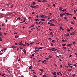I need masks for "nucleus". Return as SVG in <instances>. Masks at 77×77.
Masks as SVG:
<instances>
[{
  "label": "nucleus",
  "instance_id": "f257e3e1",
  "mask_svg": "<svg viewBox=\"0 0 77 77\" xmlns=\"http://www.w3.org/2000/svg\"><path fill=\"white\" fill-rule=\"evenodd\" d=\"M19 45H23V43H22V41H21L20 42H19L18 44Z\"/></svg>",
  "mask_w": 77,
  "mask_h": 77
},
{
  "label": "nucleus",
  "instance_id": "f03ea898",
  "mask_svg": "<svg viewBox=\"0 0 77 77\" xmlns=\"http://www.w3.org/2000/svg\"><path fill=\"white\" fill-rule=\"evenodd\" d=\"M40 20L42 21H45V19H40Z\"/></svg>",
  "mask_w": 77,
  "mask_h": 77
},
{
  "label": "nucleus",
  "instance_id": "7ed1b4c3",
  "mask_svg": "<svg viewBox=\"0 0 77 77\" xmlns=\"http://www.w3.org/2000/svg\"><path fill=\"white\" fill-rule=\"evenodd\" d=\"M38 48L40 50H41V49H42V48H44V47H39V48Z\"/></svg>",
  "mask_w": 77,
  "mask_h": 77
},
{
  "label": "nucleus",
  "instance_id": "20e7f679",
  "mask_svg": "<svg viewBox=\"0 0 77 77\" xmlns=\"http://www.w3.org/2000/svg\"><path fill=\"white\" fill-rule=\"evenodd\" d=\"M58 9H59L60 10V11H62V7H60L58 8Z\"/></svg>",
  "mask_w": 77,
  "mask_h": 77
},
{
  "label": "nucleus",
  "instance_id": "39448f33",
  "mask_svg": "<svg viewBox=\"0 0 77 77\" xmlns=\"http://www.w3.org/2000/svg\"><path fill=\"white\" fill-rule=\"evenodd\" d=\"M23 52H24V53H26V50H25V49H24L23 50Z\"/></svg>",
  "mask_w": 77,
  "mask_h": 77
},
{
  "label": "nucleus",
  "instance_id": "423d86ee",
  "mask_svg": "<svg viewBox=\"0 0 77 77\" xmlns=\"http://www.w3.org/2000/svg\"><path fill=\"white\" fill-rule=\"evenodd\" d=\"M12 47L13 48H17V47H15L14 46H12Z\"/></svg>",
  "mask_w": 77,
  "mask_h": 77
},
{
  "label": "nucleus",
  "instance_id": "0eeeda50",
  "mask_svg": "<svg viewBox=\"0 0 77 77\" xmlns=\"http://www.w3.org/2000/svg\"><path fill=\"white\" fill-rule=\"evenodd\" d=\"M63 14H60V17H63Z\"/></svg>",
  "mask_w": 77,
  "mask_h": 77
},
{
  "label": "nucleus",
  "instance_id": "6e6552de",
  "mask_svg": "<svg viewBox=\"0 0 77 77\" xmlns=\"http://www.w3.org/2000/svg\"><path fill=\"white\" fill-rule=\"evenodd\" d=\"M66 9H63L62 10V12H66Z\"/></svg>",
  "mask_w": 77,
  "mask_h": 77
},
{
  "label": "nucleus",
  "instance_id": "1a4fd4ad",
  "mask_svg": "<svg viewBox=\"0 0 77 77\" xmlns=\"http://www.w3.org/2000/svg\"><path fill=\"white\" fill-rule=\"evenodd\" d=\"M39 49H37V50H36L35 51L33 52V53H35V52H36V51H39Z\"/></svg>",
  "mask_w": 77,
  "mask_h": 77
},
{
  "label": "nucleus",
  "instance_id": "9d476101",
  "mask_svg": "<svg viewBox=\"0 0 77 77\" xmlns=\"http://www.w3.org/2000/svg\"><path fill=\"white\" fill-rule=\"evenodd\" d=\"M74 32H72L71 33H70V35H74Z\"/></svg>",
  "mask_w": 77,
  "mask_h": 77
},
{
  "label": "nucleus",
  "instance_id": "9b49d317",
  "mask_svg": "<svg viewBox=\"0 0 77 77\" xmlns=\"http://www.w3.org/2000/svg\"><path fill=\"white\" fill-rule=\"evenodd\" d=\"M53 75H56V72H54V73L53 74Z\"/></svg>",
  "mask_w": 77,
  "mask_h": 77
},
{
  "label": "nucleus",
  "instance_id": "f8f14e48",
  "mask_svg": "<svg viewBox=\"0 0 77 77\" xmlns=\"http://www.w3.org/2000/svg\"><path fill=\"white\" fill-rule=\"evenodd\" d=\"M52 42H54V43H55V42H55V40H53L52 41Z\"/></svg>",
  "mask_w": 77,
  "mask_h": 77
},
{
  "label": "nucleus",
  "instance_id": "ddd939ff",
  "mask_svg": "<svg viewBox=\"0 0 77 77\" xmlns=\"http://www.w3.org/2000/svg\"><path fill=\"white\" fill-rule=\"evenodd\" d=\"M3 15H4L2 14H1V13H0V16H2V17H3Z\"/></svg>",
  "mask_w": 77,
  "mask_h": 77
},
{
  "label": "nucleus",
  "instance_id": "4468645a",
  "mask_svg": "<svg viewBox=\"0 0 77 77\" xmlns=\"http://www.w3.org/2000/svg\"><path fill=\"white\" fill-rule=\"evenodd\" d=\"M15 38H18V35H16L15 37Z\"/></svg>",
  "mask_w": 77,
  "mask_h": 77
},
{
  "label": "nucleus",
  "instance_id": "2eb2a0df",
  "mask_svg": "<svg viewBox=\"0 0 77 77\" xmlns=\"http://www.w3.org/2000/svg\"><path fill=\"white\" fill-rule=\"evenodd\" d=\"M6 75V74L5 73H3V75H1V76H4V75Z\"/></svg>",
  "mask_w": 77,
  "mask_h": 77
},
{
  "label": "nucleus",
  "instance_id": "dca6fc26",
  "mask_svg": "<svg viewBox=\"0 0 77 77\" xmlns=\"http://www.w3.org/2000/svg\"><path fill=\"white\" fill-rule=\"evenodd\" d=\"M49 57H50V58H52V56H51V55H49Z\"/></svg>",
  "mask_w": 77,
  "mask_h": 77
},
{
  "label": "nucleus",
  "instance_id": "f3484780",
  "mask_svg": "<svg viewBox=\"0 0 77 77\" xmlns=\"http://www.w3.org/2000/svg\"><path fill=\"white\" fill-rule=\"evenodd\" d=\"M62 46H66V44H62Z\"/></svg>",
  "mask_w": 77,
  "mask_h": 77
},
{
  "label": "nucleus",
  "instance_id": "a211bd4d",
  "mask_svg": "<svg viewBox=\"0 0 77 77\" xmlns=\"http://www.w3.org/2000/svg\"><path fill=\"white\" fill-rule=\"evenodd\" d=\"M48 24H52V23H50V22H48Z\"/></svg>",
  "mask_w": 77,
  "mask_h": 77
},
{
  "label": "nucleus",
  "instance_id": "6ab92c4d",
  "mask_svg": "<svg viewBox=\"0 0 77 77\" xmlns=\"http://www.w3.org/2000/svg\"><path fill=\"white\" fill-rule=\"evenodd\" d=\"M48 40H50V41H51L52 40V39L51 38H49Z\"/></svg>",
  "mask_w": 77,
  "mask_h": 77
},
{
  "label": "nucleus",
  "instance_id": "aec40b11",
  "mask_svg": "<svg viewBox=\"0 0 77 77\" xmlns=\"http://www.w3.org/2000/svg\"><path fill=\"white\" fill-rule=\"evenodd\" d=\"M70 23H71V24H74V23H73V22H72V21H71Z\"/></svg>",
  "mask_w": 77,
  "mask_h": 77
},
{
  "label": "nucleus",
  "instance_id": "412c9836",
  "mask_svg": "<svg viewBox=\"0 0 77 77\" xmlns=\"http://www.w3.org/2000/svg\"><path fill=\"white\" fill-rule=\"evenodd\" d=\"M37 6H38V5H37L35 6L34 7V9H35V8H36Z\"/></svg>",
  "mask_w": 77,
  "mask_h": 77
},
{
  "label": "nucleus",
  "instance_id": "4be33fe9",
  "mask_svg": "<svg viewBox=\"0 0 77 77\" xmlns=\"http://www.w3.org/2000/svg\"><path fill=\"white\" fill-rule=\"evenodd\" d=\"M30 7H31V8H35V6H30Z\"/></svg>",
  "mask_w": 77,
  "mask_h": 77
},
{
  "label": "nucleus",
  "instance_id": "5701e85b",
  "mask_svg": "<svg viewBox=\"0 0 77 77\" xmlns=\"http://www.w3.org/2000/svg\"><path fill=\"white\" fill-rule=\"evenodd\" d=\"M69 36V34H68V35H66V36H65V37H66V36Z\"/></svg>",
  "mask_w": 77,
  "mask_h": 77
},
{
  "label": "nucleus",
  "instance_id": "b1692460",
  "mask_svg": "<svg viewBox=\"0 0 77 77\" xmlns=\"http://www.w3.org/2000/svg\"><path fill=\"white\" fill-rule=\"evenodd\" d=\"M55 4H53V6H54V7H55Z\"/></svg>",
  "mask_w": 77,
  "mask_h": 77
},
{
  "label": "nucleus",
  "instance_id": "393cba45",
  "mask_svg": "<svg viewBox=\"0 0 77 77\" xmlns=\"http://www.w3.org/2000/svg\"><path fill=\"white\" fill-rule=\"evenodd\" d=\"M7 71H8L9 72H11V71L8 69H7Z\"/></svg>",
  "mask_w": 77,
  "mask_h": 77
},
{
  "label": "nucleus",
  "instance_id": "a878e982",
  "mask_svg": "<svg viewBox=\"0 0 77 77\" xmlns=\"http://www.w3.org/2000/svg\"><path fill=\"white\" fill-rule=\"evenodd\" d=\"M51 46H53V44L52 43H51Z\"/></svg>",
  "mask_w": 77,
  "mask_h": 77
},
{
  "label": "nucleus",
  "instance_id": "bb28decb",
  "mask_svg": "<svg viewBox=\"0 0 77 77\" xmlns=\"http://www.w3.org/2000/svg\"><path fill=\"white\" fill-rule=\"evenodd\" d=\"M33 44H34V42H33V43L31 42L30 43V44L31 45H32Z\"/></svg>",
  "mask_w": 77,
  "mask_h": 77
},
{
  "label": "nucleus",
  "instance_id": "cd10ccee",
  "mask_svg": "<svg viewBox=\"0 0 77 77\" xmlns=\"http://www.w3.org/2000/svg\"><path fill=\"white\" fill-rule=\"evenodd\" d=\"M38 47H35V50H37V49H38Z\"/></svg>",
  "mask_w": 77,
  "mask_h": 77
},
{
  "label": "nucleus",
  "instance_id": "c85d7f7f",
  "mask_svg": "<svg viewBox=\"0 0 77 77\" xmlns=\"http://www.w3.org/2000/svg\"><path fill=\"white\" fill-rule=\"evenodd\" d=\"M71 70H72L71 69H69L68 70V71H69V72L70 71H71Z\"/></svg>",
  "mask_w": 77,
  "mask_h": 77
},
{
  "label": "nucleus",
  "instance_id": "c756f323",
  "mask_svg": "<svg viewBox=\"0 0 77 77\" xmlns=\"http://www.w3.org/2000/svg\"><path fill=\"white\" fill-rule=\"evenodd\" d=\"M73 11L75 13H76V14L77 13H76V11L75 10H74Z\"/></svg>",
  "mask_w": 77,
  "mask_h": 77
},
{
  "label": "nucleus",
  "instance_id": "7c9ffc66",
  "mask_svg": "<svg viewBox=\"0 0 77 77\" xmlns=\"http://www.w3.org/2000/svg\"><path fill=\"white\" fill-rule=\"evenodd\" d=\"M38 2H41V0H38Z\"/></svg>",
  "mask_w": 77,
  "mask_h": 77
},
{
  "label": "nucleus",
  "instance_id": "2f4dec72",
  "mask_svg": "<svg viewBox=\"0 0 77 77\" xmlns=\"http://www.w3.org/2000/svg\"><path fill=\"white\" fill-rule=\"evenodd\" d=\"M17 20H20V17H18V18H17Z\"/></svg>",
  "mask_w": 77,
  "mask_h": 77
},
{
  "label": "nucleus",
  "instance_id": "473e14b6",
  "mask_svg": "<svg viewBox=\"0 0 77 77\" xmlns=\"http://www.w3.org/2000/svg\"><path fill=\"white\" fill-rule=\"evenodd\" d=\"M66 12H65L64 13H63V15H65V14H66Z\"/></svg>",
  "mask_w": 77,
  "mask_h": 77
},
{
  "label": "nucleus",
  "instance_id": "72a5a7b5",
  "mask_svg": "<svg viewBox=\"0 0 77 77\" xmlns=\"http://www.w3.org/2000/svg\"><path fill=\"white\" fill-rule=\"evenodd\" d=\"M47 1H46V0H43V1H42V2H46Z\"/></svg>",
  "mask_w": 77,
  "mask_h": 77
},
{
  "label": "nucleus",
  "instance_id": "f704fd0d",
  "mask_svg": "<svg viewBox=\"0 0 77 77\" xmlns=\"http://www.w3.org/2000/svg\"><path fill=\"white\" fill-rule=\"evenodd\" d=\"M41 17H43L44 18V15H41L40 16Z\"/></svg>",
  "mask_w": 77,
  "mask_h": 77
},
{
  "label": "nucleus",
  "instance_id": "c9c22d12",
  "mask_svg": "<svg viewBox=\"0 0 77 77\" xmlns=\"http://www.w3.org/2000/svg\"><path fill=\"white\" fill-rule=\"evenodd\" d=\"M64 19H65L66 20H68V18H66V17H65L64 18Z\"/></svg>",
  "mask_w": 77,
  "mask_h": 77
},
{
  "label": "nucleus",
  "instance_id": "e433bc0d",
  "mask_svg": "<svg viewBox=\"0 0 77 77\" xmlns=\"http://www.w3.org/2000/svg\"><path fill=\"white\" fill-rule=\"evenodd\" d=\"M2 32H0V36H3V34H2Z\"/></svg>",
  "mask_w": 77,
  "mask_h": 77
},
{
  "label": "nucleus",
  "instance_id": "4c0bfd02",
  "mask_svg": "<svg viewBox=\"0 0 77 77\" xmlns=\"http://www.w3.org/2000/svg\"><path fill=\"white\" fill-rule=\"evenodd\" d=\"M5 11V9H2V11Z\"/></svg>",
  "mask_w": 77,
  "mask_h": 77
},
{
  "label": "nucleus",
  "instance_id": "58836bf2",
  "mask_svg": "<svg viewBox=\"0 0 77 77\" xmlns=\"http://www.w3.org/2000/svg\"><path fill=\"white\" fill-rule=\"evenodd\" d=\"M74 66H75V67H77V66L75 64L74 65Z\"/></svg>",
  "mask_w": 77,
  "mask_h": 77
},
{
  "label": "nucleus",
  "instance_id": "ea45409f",
  "mask_svg": "<svg viewBox=\"0 0 77 77\" xmlns=\"http://www.w3.org/2000/svg\"><path fill=\"white\" fill-rule=\"evenodd\" d=\"M1 39L2 38H1V37H0V41H2V40Z\"/></svg>",
  "mask_w": 77,
  "mask_h": 77
},
{
  "label": "nucleus",
  "instance_id": "a19ab883",
  "mask_svg": "<svg viewBox=\"0 0 77 77\" xmlns=\"http://www.w3.org/2000/svg\"><path fill=\"white\" fill-rule=\"evenodd\" d=\"M75 42H76L75 41H74L73 42V44H75Z\"/></svg>",
  "mask_w": 77,
  "mask_h": 77
},
{
  "label": "nucleus",
  "instance_id": "79ce46f5",
  "mask_svg": "<svg viewBox=\"0 0 77 77\" xmlns=\"http://www.w3.org/2000/svg\"><path fill=\"white\" fill-rule=\"evenodd\" d=\"M38 17H39V16H38V14H37V15L36 17L37 18H38Z\"/></svg>",
  "mask_w": 77,
  "mask_h": 77
},
{
  "label": "nucleus",
  "instance_id": "37998d69",
  "mask_svg": "<svg viewBox=\"0 0 77 77\" xmlns=\"http://www.w3.org/2000/svg\"><path fill=\"white\" fill-rule=\"evenodd\" d=\"M43 77H47V76L44 75H43Z\"/></svg>",
  "mask_w": 77,
  "mask_h": 77
},
{
  "label": "nucleus",
  "instance_id": "c03bdc74",
  "mask_svg": "<svg viewBox=\"0 0 77 77\" xmlns=\"http://www.w3.org/2000/svg\"><path fill=\"white\" fill-rule=\"evenodd\" d=\"M69 45L70 46H71V45H72V44H69Z\"/></svg>",
  "mask_w": 77,
  "mask_h": 77
},
{
  "label": "nucleus",
  "instance_id": "a18cd8bd",
  "mask_svg": "<svg viewBox=\"0 0 77 77\" xmlns=\"http://www.w3.org/2000/svg\"><path fill=\"white\" fill-rule=\"evenodd\" d=\"M12 13H11L9 14V15H11V14H12Z\"/></svg>",
  "mask_w": 77,
  "mask_h": 77
},
{
  "label": "nucleus",
  "instance_id": "49530a36",
  "mask_svg": "<svg viewBox=\"0 0 77 77\" xmlns=\"http://www.w3.org/2000/svg\"><path fill=\"white\" fill-rule=\"evenodd\" d=\"M20 58L18 60V62H20Z\"/></svg>",
  "mask_w": 77,
  "mask_h": 77
},
{
  "label": "nucleus",
  "instance_id": "de8ad7c7",
  "mask_svg": "<svg viewBox=\"0 0 77 77\" xmlns=\"http://www.w3.org/2000/svg\"><path fill=\"white\" fill-rule=\"evenodd\" d=\"M41 45H42V46H43V45H42V43H41L40 44Z\"/></svg>",
  "mask_w": 77,
  "mask_h": 77
},
{
  "label": "nucleus",
  "instance_id": "09e8293b",
  "mask_svg": "<svg viewBox=\"0 0 77 77\" xmlns=\"http://www.w3.org/2000/svg\"><path fill=\"white\" fill-rule=\"evenodd\" d=\"M31 67H32V66H29V69H31Z\"/></svg>",
  "mask_w": 77,
  "mask_h": 77
},
{
  "label": "nucleus",
  "instance_id": "8fccbe9b",
  "mask_svg": "<svg viewBox=\"0 0 77 77\" xmlns=\"http://www.w3.org/2000/svg\"><path fill=\"white\" fill-rule=\"evenodd\" d=\"M38 20V19H35V20L36 21H37Z\"/></svg>",
  "mask_w": 77,
  "mask_h": 77
},
{
  "label": "nucleus",
  "instance_id": "3c124183",
  "mask_svg": "<svg viewBox=\"0 0 77 77\" xmlns=\"http://www.w3.org/2000/svg\"><path fill=\"white\" fill-rule=\"evenodd\" d=\"M63 48L64 49H66V47H63Z\"/></svg>",
  "mask_w": 77,
  "mask_h": 77
},
{
  "label": "nucleus",
  "instance_id": "603ef678",
  "mask_svg": "<svg viewBox=\"0 0 77 77\" xmlns=\"http://www.w3.org/2000/svg\"><path fill=\"white\" fill-rule=\"evenodd\" d=\"M70 29H73V28L72 27H70Z\"/></svg>",
  "mask_w": 77,
  "mask_h": 77
},
{
  "label": "nucleus",
  "instance_id": "864d4df0",
  "mask_svg": "<svg viewBox=\"0 0 77 77\" xmlns=\"http://www.w3.org/2000/svg\"><path fill=\"white\" fill-rule=\"evenodd\" d=\"M62 41H63V42H65V40L63 39L62 40Z\"/></svg>",
  "mask_w": 77,
  "mask_h": 77
},
{
  "label": "nucleus",
  "instance_id": "5fc2aeb1",
  "mask_svg": "<svg viewBox=\"0 0 77 77\" xmlns=\"http://www.w3.org/2000/svg\"><path fill=\"white\" fill-rule=\"evenodd\" d=\"M67 31H69V32H70V29H67Z\"/></svg>",
  "mask_w": 77,
  "mask_h": 77
},
{
  "label": "nucleus",
  "instance_id": "6e6d98bb",
  "mask_svg": "<svg viewBox=\"0 0 77 77\" xmlns=\"http://www.w3.org/2000/svg\"><path fill=\"white\" fill-rule=\"evenodd\" d=\"M17 32H15L14 33V35H15V34H17Z\"/></svg>",
  "mask_w": 77,
  "mask_h": 77
},
{
  "label": "nucleus",
  "instance_id": "4d7b16f0",
  "mask_svg": "<svg viewBox=\"0 0 77 77\" xmlns=\"http://www.w3.org/2000/svg\"><path fill=\"white\" fill-rule=\"evenodd\" d=\"M33 5H34L35 4V2H33L32 3Z\"/></svg>",
  "mask_w": 77,
  "mask_h": 77
},
{
  "label": "nucleus",
  "instance_id": "13d9d810",
  "mask_svg": "<svg viewBox=\"0 0 77 77\" xmlns=\"http://www.w3.org/2000/svg\"><path fill=\"white\" fill-rule=\"evenodd\" d=\"M3 53H0V55H2L3 54Z\"/></svg>",
  "mask_w": 77,
  "mask_h": 77
},
{
  "label": "nucleus",
  "instance_id": "bf43d9fd",
  "mask_svg": "<svg viewBox=\"0 0 77 77\" xmlns=\"http://www.w3.org/2000/svg\"><path fill=\"white\" fill-rule=\"evenodd\" d=\"M40 70L41 71H43V70H42V69H40Z\"/></svg>",
  "mask_w": 77,
  "mask_h": 77
},
{
  "label": "nucleus",
  "instance_id": "052dcab7",
  "mask_svg": "<svg viewBox=\"0 0 77 77\" xmlns=\"http://www.w3.org/2000/svg\"><path fill=\"white\" fill-rule=\"evenodd\" d=\"M51 50L52 51H55V50L53 49H52Z\"/></svg>",
  "mask_w": 77,
  "mask_h": 77
},
{
  "label": "nucleus",
  "instance_id": "680f3d73",
  "mask_svg": "<svg viewBox=\"0 0 77 77\" xmlns=\"http://www.w3.org/2000/svg\"><path fill=\"white\" fill-rule=\"evenodd\" d=\"M73 18H74V20H76V17H73Z\"/></svg>",
  "mask_w": 77,
  "mask_h": 77
},
{
  "label": "nucleus",
  "instance_id": "e2e57ef3",
  "mask_svg": "<svg viewBox=\"0 0 77 77\" xmlns=\"http://www.w3.org/2000/svg\"><path fill=\"white\" fill-rule=\"evenodd\" d=\"M53 77H57V75H54V76H53Z\"/></svg>",
  "mask_w": 77,
  "mask_h": 77
},
{
  "label": "nucleus",
  "instance_id": "0e129e2a",
  "mask_svg": "<svg viewBox=\"0 0 77 77\" xmlns=\"http://www.w3.org/2000/svg\"><path fill=\"white\" fill-rule=\"evenodd\" d=\"M34 77H37V76H36V75H34Z\"/></svg>",
  "mask_w": 77,
  "mask_h": 77
},
{
  "label": "nucleus",
  "instance_id": "69168bd1",
  "mask_svg": "<svg viewBox=\"0 0 77 77\" xmlns=\"http://www.w3.org/2000/svg\"><path fill=\"white\" fill-rule=\"evenodd\" d=\"M61 29L62 30H64V29H63V28H62Z\"/></svg>",
  "mask_w": 77,
  "mask_h": 77
},
{
  "label": "nucleus",
  "instance_id": "338daca9",
  "mask_svg": "<svg viewBox=\"0 0 77 77\" xmlns=\"http://www.w3.org/2000/svg\"><path fill=\"white\" fill-rule=\"evenodd\" d=\"M44 62H47V61L46 60H44Z\"/></svg>",
  "mask_w": 77,
  "mask_h": 77
},
{
  "label": "nucleus",
  "instance_id": "774afa93",
  "mask_svg": "<svg viewBox=\"0 0 77 77\" xmlns=\"http://www.w3.org/2000/svg\"><path fill=\"white\" fill-rule=\"evenodd\" d=\"M66 15H69V13H66Z\"/></svg>",
  "mask_w": 77,
  "mask_h": 77
}]
</instances>
